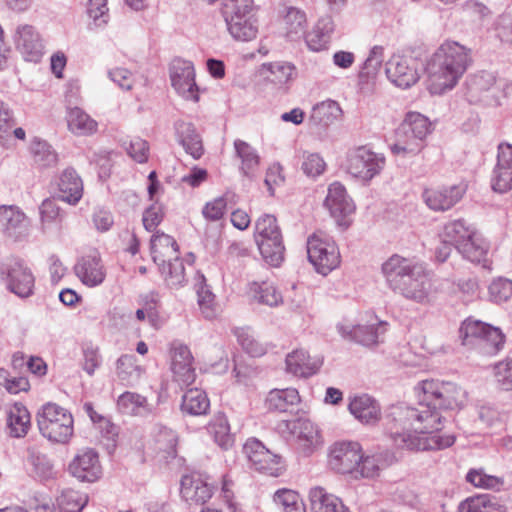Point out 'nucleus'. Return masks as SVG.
Here are the masks:
<instances>
[{
    "instance_id": "obj_18",
    "label": "nucleus",
    "mask_w": 512,
    "mask_h": 512,
    "mask_svg": "<svg viewBox=\"0 0 512 512\" xmlns=\"http://www.w3.org/2000/svg\"><path fill=\"white\" fill-rule=\"evenodd\" d=\"M181 497L190 505H203L213 495V486L199 473L184 475L181 479Z\"/></svg>"
},
{
    "instance_id": "obj_27",
    "label": "nucleus",
    "mask_w": 512,
    "mask_h": 512,
    "mask_svg": "<svg viewBox=\"0 0 512 512\" xmlns=\"http://www.w3.org/2000/svg\"><path fill=\"white\" fill-rule=\"evenodd\" d=\"M175 134L180 145L186 153L190 154L194 159H199L204 148L200 134L191 122L178 120L174 124Z\"/></svg>"
},
{
    "instance_id": "obj_25",
    "label": "nucleus",
    "mask_w": 512,
    "mask_h": 512,
    "mask_svg": "<svg viewBox=\"0 0 512 512\" xmlns=\"http://www.w3.org/2000/svg\"><path fill=\"white\" fill-rule=\"evenodd\" d=\"M396 456L393 452L385 450L364 456L361 453V460L355 470L356 476L362 478H375L380 472L396 462Z\"/></svg>"
},
{
    "instance_id": "obj_21",
    "label": "nucleus",
    "mask_w": 512,
    "mask_h": 512,
    "mask_svg": "<svg viewBox=\"0 0 512 512\" xmlns=\"http://www.w3.org/2000/svg\"><path fill=\"white\" fill-rule=\"evenodd\" d=\"M0 227L3 232L15 240L21 239L28 234V219L19 207L0 206Z\"/></svg>"
},
{
    "instance_id": "obj_22",
    "label": "nucleus",
    "mask_w": 512,
    "mask_h": 512,
    "mask_svg": "<svg viewBox=\"0 0 512 512\" xmlns=\"http://www.w3.org/2000/svg\"><path fill=\"white\" fill-rule=\"evenodd\" d=\"M462 257L482 268L489 269L491 261L489 259L490 245L488 241L476 231L463 244L456 249Z\"/></svg>"
},
{
    "instance_id": "obj_31",
    "label": "nucleus",
    "mask_w": 512,
    "mask_h": 512,
    "mask_svg": "<svg viewBox=\"0 0 512 512\" xmlns=\"http://www.w3.org/2000/svg\"><path fill=\"white\" fill-rule=\"evenodd\" d=\"M333 30L334 23L331 17L319 19L312 30L305 34L307 47L314 52L326 50Z\"/></svg>"
},
{
    "instance_id": "obj_32",
    "label": "nucleus",
    "mask_w": 512,
    "mask_h": 512,
    "mask_svg": "<svg viewBox=\"0 0 512 512\" xmlns=\"http://www.w3.org/2000/svg\"><path fill=\"white\" fill-rule=\"evenodd\" d=\"M7 425L10 436H26L31 428V415L26 406L19 402L14 403L8 412Z\"/></svg>"
},
{
    "instance_id": "obj_63",
    "label": "nucleus",
    "mask_w": 512,
    "mask_h": 512,
    "mask_svg": "<svg viewBox=\"0 0 512 512\" xmlns=\"http://www.w3.org/2000/svg\"><path fill=\"white\" fill-rule=\"evenodd\" d=\"M496 381L505 391H512V360L498 363L495 366Z\"/></svg>"
},
{
    "instance_id": "obj_30",
    "label": "nucleus",
    "mask_w": 512,
    "mask_h": 512,
    "mask_svg": "<svg viewBox=\"0 0 512 512\" xmlns=\"http://www.w3.org/2000/svg\"><path fill=\"white\" fill-rule=\"evenodd\" d=\"M177 437L173 430L164 426H155L152 432L151 446L162 460L176 456Z\"/></svg>"
},
{
    "instance_id": "obj_47",
    "label": "nucleus",
    "mask_w": 512,
    "mask_h": 512,
    "mask_svg": "<svg viewBox=\"0 0 512 512\" xmlns=\"http://www.w3.org/2000/svg\"><path fill=\"white\" fill-rule=\"evenodd\" d=\"M423 148V144L414 139V135L406 133L404 137L400 136L399 127L395 130V142L390 145L391 152L396 156H413L418 154Z\"/></svg>"
},
{
    "instance_id": "obj_34",
    "label": "nucleus",
    "mask_w": 512,
    "mask_h": 512,
    "mask_svg": "<svg viewBox=\"0 0 512 512\" xmlns=\"http://www.w3.org/2000/svg\"><path fill=\"white\" fill-rule=\"evenodd\" d=\"M117 408L123 414L134 416H147L152 412L146 397L130 391L118 397Z\"/></svg>"
},
{
    "instance_id": "obj_5",
    "label": "nucleus",
    "mask_w": 512,
    "mask_h": 512,
    "mask_svg": "<svg viewBox=\"0 0 512 512\" xmlns=\"http://www.w3.org/2000/svg\"><path fill=\"white\" fill-rule=\"evenodd\" d=\"M254 226V239L263 260L272 267H279L284 260L285 246L277 218L263 214Z\"/></svg>"
},
{
    "instance_id": "obj_61",
    "label": "nucleus",
    "mask_w": 512,
    "mask_h": 512,
    "mask_svg": "<svg viewBox=\"0 0 512 512\" xmlns=\"http://www.w3.org/2000/svg\"><path fill=\"white\" fill-rule=\"evenodd\" d=\"M491 185L494 191L505 193L512 189V169L495 166Z\"/></svg>"
},
{
    "instance_id": "obj_6",
    "label": "nucleus",
    "mask_w": 512,
    "mask_h": 512,
    "mask_svg": "<svg viewBox=\"0 0 512 512\" xmlns=\"http://www.w3.org/2000/svg\"><path fill=\"white\" fill-rule=\"evenodd\" d=\"M40 433L48 440L56 443H67L73 435V417L65 408L46 403L36 415Z\"/></svg>"
},
{
    "instance_id": "obj_60",
    "label": "nucleus",
    "mask_w": 512,
    "mask_h": 512,
    "mask_svg": "<svg viewBox=\"0 0 512 512\" xmlns=\"http://www.w3.org/2000/svg\"><path fill=\"white\" fill-rule=\"evenodd\" d=\"M236 336L242 348L252 357H259L266 353V347L244 330H237Z\"/></svg>"
},
{
    "instance_id": "obj_35",
    "label": "nucleus",
    "mask_w": 512,
    "mask_h": 512,
    "mask_svg": "<svg viewBox=\"0 0 512 512\" xmlns=\"http://www.w3.org/2000/svg\"><path fill=\"white\" fill-rule=\"evenodd\" d=\"M431 132V123L427 117L418 112H409L399 125V133L404 137L406 133L414 135V139L423 144L427 135Z\"/></svg>"
},
{
    "instance_id": "obj_42",
    "label": "nucleus",
    "mask_w": 512,
    "mask_h": 512,
    "mask_svg": "<svg viewBox=\"0 0 512 512\" xmlns=\"http://www.w3.org/2000/svg\"><path fill=\"white\" fill-rule=\"evenodd\" d=\"M251 292L254 300L259 304L277 307L283 303L281 292L271 282H253L251 284Z\"/></svg>"
},
{
    "instance_id": "obj_13",
    "label": "nucleus",
    "mask_w": 512,
    "mask_h": 512,
    "mask_svg": "<svg viewBox=\"0 0 512 512\" xmlns=\"http://www.w3.org/2000/svg\"><path fill=\"white\" fill-rule=\"evenodd\" d=\"M385 72L394 85L403 89L413 86L420 78L418 61L411 56L393 55L386 62Z\"/></svg>"
},
{
    "instance_id": "obj_58",
    "label": "nucleus",
    "mask_w": 512,
    "mask_h": 512,
    "mask_svg": "<svg viewBox=\"0 0 512 512\" xmlns=\"http://www.w3.org/2000/svg\"><path fill=\"white\" fill-rule=\"evenodd\" d=\"M301 168L308 177L316 178L323 174L326 163L318 153H304Z\"/></svg>"
},
{
    "instance_id": "obj_39",
    "label": "nucleus",
    "mask_w": 512,
    "mask_h": 512,
    "mask_svg": "<svg viewBox=\"0 0 512 512\" xmlns=\"http://www.w3.org/2000/svg\"><path fill=\"white\" fill-rule=\"evenodd\" d=\"M230 35L238 41H251L258 33L257 20L254 16L224 19Z\"/></svg>"
},
{
    "instance_id": "obj_36",
    "label": "nucleus",
    "mask_w": 512,
    "mask_h": 512,
    "mask_svg": "<svg viewBox=\"0 0 512 512\" xmlns=\"http://www.w3.org/2000/svg\"><path fill=\"white\" fill-rule=\"evenodd\" d=\"M150 249L153 261L156 264L178 255V245L174 238L162 232H156L152 236Z\"/></svg>"
},
{
    "instance_id": "obj_28",
    "label": "nucleus",
    "mask_w": 512,
    "mask_h": 512,
    "mask_svg": "<svg viewBox=\"0 0 512 512\" xmlns=\"http://www.w3.org/2000/svg\"><path fill=\"white\" fill-rule=\"evenodd\" d=\"M348 408L351 414L362 423L373 424L380 419V406L369 395L355 396L350 400Z\"/></svg>"
},
{
    "instance_id": "obj_10",
    "label": "nucleus",
    "mask_w": 512,
    "mask_h": 512,
    "mask_svg": "<svg viewBox=\"0 0 512 512\" xmlns=\"http://www.w3.org/2000/svg\"><path fill=\"white\" fill-rule=\"evenodd\" d=\"M385 163L383 154L376 153L367 146H359L348 152L346 169L353 177L370 182L384 169Z\"/></svg>"
},
{
    "instance_id": "obj_56",
    "label": "nucleus",
    "mask_w": 512,
    "mask_h": 512,
    "mask_svg": "<svg viewBox=\"0 0 512 512\" xmlns=\"http://www.w3.org/2000/svg\"><path fill=\"white\" fill-rule=\"evenodd\" d=\"M466 480L473 486L483 489H495L503 485V480L497 476L488 475L483 469H471Z\"/></svg>"
},
{
    "instance_id": "obj_23",
    "label": "nucleus",
    "mask_w": 512,
    "mask_h": 512,
    "mask_svg": "<svg viewBox=\"0 0 512 512\" xmlns=\"http://www.w3.org/2000/svg\"><path fill=\"white\" fill-rule=\"evenodd\" d=\"M286 371L296 377L308 378L322 366V359L311 357L307 351L296 349L286 356Z\"/></svg>"
},
{
    "instance_id": "obj_50",
    "label": "nucleus",
    "mask_w": 512,
    "mask_h": 512,
    "mask_svg": "<svg viewBox=\"0 0 512 512\" xmlns=\"http://www.w3.org/2000/svg\"><path fill=\"white\" fill-rule=\"evenodd\" d=\"M209 431L215 442L223 449H228L233 444L230 426L225 415L218 414L209 424Z\"/></svg>"
},
{
    "instance_id": "obj_41",
    "label": "nucleus",
    "mask_w": 512,
    "mask_h": 512,
    "mask_svg": "<svg viewBox=\"0 0 512 512\" xmlns=\"http://www.w3.org/2000/svg\"><path fill=\"white\" fill-rule=\"evenodd\" d=\"M210 408V401L205 391L194 388L185 392L182 397L181 409L193 416L205 415Z\"/></svg>"
},
{
    "instance_id": "obj_46",
    "label": "nucleus",
    "mask_w": 512,
    "mask_h": 512,
    "mask_svg": "<svg viewBox=\"0 0 512 512\" xmlns=\"http://www.w3.org/2000/svg\"><path fill=\"white\" fill-rule=\"evenodd\" d=\"M143 372L134 355H122L117 360V376L127 384L133 385L138 382Z\"/></svg>"
},
{
    "instance_id": "obj_62",
    "label": "nucleus",
    "mask_w": 512,
    "mask_h": 512,
    "mask_svg": "<svg viewBox=\"0 0 512 512\" xmlns=\"http://www.w3.org/2000/svg\"><path fill=\"white\" fill-rule=\"evenodd\" d=\"M129 156L138 163H145L149 157V144L144 139L136 137L126 147Z\"/></svg>"
},
{
    "instance_id": "obj_64",
    "label": "nucleus",
    "mask_w": 512,
    "mask_h": 512,
    "mask_svg": "<svg viewBox=\"0 0 512 512\" xmlns=\"http://www.w3.org/2000/svg\"><path fill=\"white\" fill-rule=\"evenodd\" d=\"M108 77L111 81H113L116 85H118L123 90H131L135 78L128 69L118 67L108 71Z\"/></svg>"
},
{
    "instance_id": "obj_15",
    "label": "nucleus",
    "mask_w": 512,
    "mask_h": 512,
    "mask_svg": "<svg viewBox=\"0 0 512 512\" xmlns=\"http://www.w3.org/2000/svg\"><path fill=\"white\" fill-rule=\"evenodd\" d=\"M13 40L16 50L25 61L37 63L41 60L44 46L39 33L32 25H19Z\"/></svg>"
},
{
    "instance_id": "obj_54",
    "label": "nucleus",
    "mask_w": 512,
    "mask_h": 512,
    "mask_svg": "<svg viewBox=\"0 0 512 512\" xmlns=\"http://www.w3.org/2000/svg\"><path fill=\"white\" fill-rule=\"evenodd\" d=\"M262 70L268 72L266 78L269 81L275 84H283L291 79L294 66L286 62H274L263 64Z\"/></svg>"
},
{
    "instance_id": "obj_43",
    "label": "nucleus",
    "mask_w": 512,
    "mask_h": 512,
    "mask_svg": "<svg viewBox=\"0 0 512 512\" xmlns=\"http://www.w3.org/2000/svg\"><path fill=\"white\" fill-rule=\"evenodd\" d=\"M157 265L168 286L179 287L186 281L184 263L178 255Z\"/></svg>"
},
{
    "instance_id": "obj_4",
    "label": "nucleus",
    "mask_w": 512,
    "mask_h": 512,
    "mask_svg": "<svg viewBox=\"0 0 512 512\" xmlns=\"http://www.w3.org/2000/svg\"><path fill=\"white\" fill-rule=\"evenodd\" d=\"M459 338L463 346L484 356L496 355L504 345V335L499 328L471 318L461 324Z\"/></svg>"
},
{
    "instance_id": "obj_16",
    "label": "nucleus",
    "mask_w": 512,
    "mask_h": 512,
    "mask_svg": "<svg viewBox=\"0 0 512 512\" xmlns=\"http://www.w3.org/2000/svg\"><path fill=\"white\" fill-rule=\"evenodd\" d=\"M467 191V184H459L426 189L423 192V199L427 206L433 211H447L454 207Z\"/></svg>"
},
{
    "instance_id": "obj_48",
    "label": "nucleus",
    "mask_w": 512,
    "mask_h": 512,
    "mask_svg": "<svg viewBox=\"0 0 512 512\" xmlns=\"http://www.w3.org/2000/svg\"><path fill=\"white\" fill-rule=\"evenodd\" d=\"M286 25V36L292 40H298L305 34L306 15L297 8H289L284 18Z\"/></svg>"
},
{
    "instance_id": "obj_49",
    "label": "nucleus",
    "mask_w": 512,
    "mask_h": 512,
    "mask_svg": "<svg viewBox=\"0 0 512 512\" xmlns=\"http://www.w3.org/2000/svg\"><path fill=\"white\" fill-rule=\"evenodd\" d=\"M386 326L385 322L357 325L354 341L364 346L375 345L386 332Z\"/></svg>"
},
{
    "instance_id": "obj_3",
    "label": "nucleus",
    "mask_w": 512,
    "mask_h": 512,
    "mask_svg": "<svg viewBox=\"0 0 512 512\" xmlns=\"http://www.w3.org/2000/svg\"><path fill=\"white\" fill-rule=\"evenodd\" d=\"M387 287L395 294L416 304L432 300V282L425 269L412 260L393 254L381 266Z\"/></svg>"
},
{
    "instance_id": "obj_37",
    "label": "nucleus",
    "mask_w": 512,
    "mask_h": 512,
    "mask_svg": "<svg viewBox=\"0 0 512 512\" xmlns=\"http://www.w3.org/2000/svg\"><path fill=\"white\" fill-rule=\"evenodd\" d=\"M477 230L474 226L468 224L464 219H455L447 222L440 234L441 239L453 244L457 249L458 246L463 244L471 235Z\"/></svg>"
},
{
    "instance_id": "obj_26",
    "label": "nucleus",
    "mask_w": 512,
    "mask_h": 512,
    "mask_svg": "<svg viewBox=\"0 0 512 512\" xmlns=\"http://www.w3.org/2000/svg\"><path fill=\"white\" fill-rule=\"evenodd\" d=\"M57 187L59 199L68 204L76 205L83 196V181L72 168H67L60 174Z\"/></svg>"
},
{
    "instance_id": "obj_29",
    "label": "nucleus",
    "mask_w": 512,
    "mask_h": 512,
    "mask_svg": "<svg viewBox=\"0 0 512 512\" xmlns=\"http://www.w3.org/2000/svg\"><path fill=\"white\" fill-rule=\"evenodd\" d=\"M309 498L312 512H350L342 499L322 487L312 488Z\"/></svg>"
},
{
    "instance_id": "obj_33",
    "label": "nucleus",
    "mask_w": 512,
    "mask_h": 512,
    "mask_svg": "<svg viewBox=\"0 0 512 512\" xmlns=\"http://www.w3.org/2000/svg\"><path fill=\"white\" fill-rule=\"evenodd\" d=\"M299 402V393L294 388L272 389L266 397L265 405L269 411L287 412Z\"/></svg>"
},
{
    "instance_id": "obj_38",
    "label": "nucleus",
    "mask_w": 512,
    "mask_h": 512,
    "mask_svg": "<svg viewBox=\"0 0 512 512\" xmlns=\"http://www.w3.org/2000/svg\"><path fill=\"white\" fill-rule=\"evenodd\" d=\"M458 512H506V508L494 496L478 494L461 501Z\"/></svg>"
},
{
    "instance_id": "obj_55",
    "label": "nucleus",
    "mask_w": 512,
    "mask_h": 512,
    "mask_svg": "<svg viewBox=\"0 0 512 512\" xmlns=\"http://www.w3.org/2000/svg\"><path fill=\"white\" fill-rule=\"evenodd\" d=\"M253 0H224L222 15L224 19L233 20L234 17L254 16L252 13Z\"/></svg>"
},
{
    "instance_id": "obj_52",
    "label": "nucleus",
    "mask_w": 512,
    "mask_h": 512,
    "mask_svg": "<svg viewBox=\"0 0 512 512\" xmlns=\"http://www.w3.org/2000/svg\"><path fill=\"white\" fill-rule=\"evenodd\" d=\"M31 152L35 163L42 167L56 165L58 156L52 147L45 141L35 140L31 145Z\"/></svg>"
},
{
    "instance_id": "obj_59",
    "label": "nucleus",
    "mask_w": 512,
    "mask_h": 512,
    "mask_svg": "<svg viewBox=\"0 0 512 512\" xmlns=\"http://www.w3.org/2000/svg\"><path fill=\"white\" fill-rule=\"evenodd\" d=\"M384 59V48L382 46H374L365 60L361 76L367 78L374 77L381 68Z\"/></svg>"
},
{
    "instance_id": "obj_1",
    "label": "nucleus",
    "mask_w": 512,
    "mask_h": 512,
    "mask_svg": "<svg viewBox=\"0 0 512 512\" xmlns=\"http://www.w3.org/2000/svg\"><path fill=\"white\" fill-rule=\"evenodd\" d=\"M414 390L418 399L416 407L395 405L386 415V433L393 445L415 451L452 446L454 435L438 433L441 410L460 409L466 401V392L456 383L439 380H424Z\"/></svg>"
},
{
    "instance_id": "obj_24",
    "label": "nucleus",
    "mask_w": 512,
    "mask_h": 512,
    "mask_svg": "<svg viewBox=\"0 0 512 512\" xmlns=\"http://www.w3.org/2000/svg\"><path fill=\"white\" fill-rule=\"evenodd\" d=\"M74 271L80 281L88 287L100 285L106 276L101 259L96 254L81 257L77 261Z\"/></svg>"
},
{
    "instance_id": "obj_51",
    "label": "nucleus",
    "mask_w": 512,
    "mask_h": 512,
    "mask_svg": "<svg viewBox=\"0 0 512 512\" xmlns=\"http://www.w3.org/2000/svg\"><path fill=\"white\" fill-rule=\"evenodd\" d=\"M57 503L62 512H81L88 503V496L73 489H66L57 498Z\"/></svg>"
},
{
    "instance_id": "obj_8",
    "label": "nucleus",
    "mask_w": 512,
    "mask_h": 512,
    "mask_svg": "<svg viewBox=\"0 0 512 512\" xmlns=\"http://www.w3.org/2000/svg\"><path fill=\"white\" fill-rule=\"evenodd\" d=\"M307 254L315 270L324 276L336 269L341 261L340 252L334 240L320 231L308 237Z\"/></svg>"
},
{
    "instance_id": "obj_2",
    "label": "nucleus",
    "mask_w": 512,
    "mask_h": 512,
    "mask_svg": "<svg viewBox=\"0 0 512 512\" xmlns=\"http://www.w3.org/2000/svg\"><path fill=\"white\" fill-rule=\"evenodd\" d=\"M472 63L471 48L456 41H444L427 63L429 92L441 95L452 90Z\"/></svg>"
},
{
    "instance_id": "obj_7",
    "label": "nucleus",
    "mask_w": 512,
    "mask_h": 512,
    "mask_svg": "<svg viewBox=\"0 0 512 512\" xmlns=\"http://www.w3.org/2000/svg\"><path fill=\"white\" fill-rule=\"evenodd\" d=\"M501 81L488 70L476 71L465 80V98L470 104L496 106L499 104Z\"/></svg>"
},
{
    "instance_id": "obj_57",
    "label": "nucleus",
    "mask_w": 512,
    "mask_h": 512,
    "mask_svg": "<svg viewBox=\"0 0 512 512\" xmlns=\"http://www.w3.org/2000/svg\"><path fill=\"white\" fill-rule=\"evenodd\" d=\"M488 291L493 302H505L512 297V281L507 278H497L491 282Z\"/></svg>"
},
{
    "instance_id": "obj_11",
    "label": "nucleus",
    "mask_w": 512,
    "mask_h": 512,
    "mask_svg": "<svg viewBox=\"0 0 512 512\" xmlns=\"http://www.w3.org/2000/svg\"><path fill=\"white\" fill-rule=\"evenodd\" d=\"M243 451L255 470L260 473L277 477L283 472L281 457L269 451L259 440L248 439Z\"/></svg>"
},
{
    "instance_id": "obj_17",
    "label": "nucleus",
    "mask_w": 512,
    "mask_h": 512,
    "mask_svg": "<svg viewBox=\"0 0 512 512\" xmlns=\"http://www.w3.org/2000/svg\"><path fill=\"white\" fill-rule=\"evenodd\" d=\"M277 429L282 434L296 437L302 447L309 452L320 444L319 432L310 420H283L278 423Z\"/></svg>"
},
{
    "instance_id": "obj_14",
    "label": "nucleus",
    "mask_w": 512,
    "mask_h": 512,
    "mask_svg": "<svg viewBox=\"0 0 512 512\" xmlns=\"http://www.w3.org/2000/svg\"><path fill=\"white\" fill-rule=\"evenodd\" d=\"M361 450L358 442H336L330 448L328 464L338 473H355L361 460Z\"/></svg>"
},
{
    "instance_id": "obj_44",
    "label": "nucleus",
    "mask_w": 512,
    "mask_h": 512,
    "mask_svg": "<svg viewBox=\"0 0 512 512\" xmlns=\"http://www.w3.org/2000/svg\"><path fill=\"white\" fill-rule=\"evenodd\" d=\"M341 112V108L336 101H323L313 107L310 120L315 125L328 126L341 115Z\"/></svg>"
},
{
    "instance_id": "obj_40",
    "label": "nucleus",
    "mask_w": 512,
    "mask_h": 512,
    "mask_svg": "<svg viewBox=\"0 0 512 512\" xmlns=\"http://www.w3.org/2000/svg\"><path fill=\"white\" fill-rule=\"evenodd\" d=\"M67 124L68 129L78 136L92 135L98 127L97 122L79 107L69 109Z\"/></svg>"
},
{
    "instance_id": "obj_53",
    "label": "nucleus",
    "mask_w": 512,
    "mask_h": 512,
    "mask_svg": "<svg viewBox=\"0 0 512 512\" xmlns=\"http://www.w3.org/2000/svg\"><path fill=\"white\" fill-rule=\"evenodd\" d=\"M39 214L43 232H47L51 224L61 222L63 218L60 207L56 204L55 200L49 198L45 199L39 206Z\"/></svg>"
},
{
    "instance_id": "obj_19",
    "label": "nucleus",
    "mask_w": 512,
    "mask_h": 512,
    "mask_svg": "<svg viewBox=\"0 0 512 512\" xmlns=\"http://www.w3.org/2000/svg\"><path fill=\"white\" fill-rule=\"evenodd\" d=\"M69 471L80 481L98 480L102 475L98 453L91 448L79 451L69 464Z\"/></svg>"
},
{
    "instance_id": "obj_12",
    "label": "nucleus",
    "mask_w": 512,
    "mask_h": 512,
    "mask_svg": "<svg viewBox=\"0 0 512 512\" xmlns=\"http://www.w3.org/2000/svg\"><path fill=\"white\" fill-rule=\"evenodd\" d=\"M170 79L176 92L186 100L197 102L199 89L195 83V70L192 62L176 58L170 64Z\"/></svg>"
},
{
    "instance_id": "obj_20",
    "label": "nucleus",
    "mask_w": 512,
    "mask_h": 512,
    "mask_svg": "<svg viewBox=\"0 0 512 512\" xmlns=\"http://www.w3.org/2000/svg\"><path fill=\"white\" fill-rule=\"evenodd\" d=\"M324 206L339 224L355 210L352 199L348 196L346 188L340 182H333L329 185Z\"/></svg>"
},
{
    "instance_id": "obj_9",
    "label": "nucleus",
    "mask_w": 512,
    "mask_h": 512,
    "mask_svg": "<svg viewBox=\"0 0 512 512\" xmlns=\"http://www.w3.org/2000/svg\"><path fill=\"white\" fill-rule=\"evenodd\" d=\"M0 275L7 289L20 298L34 293L35 277L26 263L16 257H8L0 264Z\"/></svg>"
},
{
    "instance_id": "obj_45",
    "label": "nucleus",
    "mask_w": 512,
    "mask_h": 512,
    "mask_svg": "<svg viewBox=\"0 0 512 512\" xmlns=\"http://www.w3.org/2000/svg\"><path fill=\"white\" fill-rule=\"evenodd\" d=\"M236 155L241 159V171L246 176H252L259 165L257 151L247 142L237 139L234 141Z\"/></svg>"
}]
</instances>
